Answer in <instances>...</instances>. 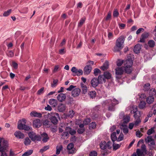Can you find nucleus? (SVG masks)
Segmentation results:
<instances>
[{
  "label": "nucleus",
  "instance_id": "obj_4",
  "mask_svg": "<svg viewBox=\"0 0 156 156\" xmlns=\"http://www.w3.org/2000/svg\"><path fill=\"white\" fill-rule=\"evenodd\" d=\"M100 147L101 149L103 150L102 151V154L103 155H106L108 154V152L105 150L106 149H110L111 147L109 143L107 144L106 142L104 141L101 142L100 144Z\"/></svg>",
  "mask_w": 156,
  "mask_h": 156
},
{
  "label": "nucleus",
  "instance_id": "obj_50",
  "mask_svg": "<svg viewBox=\"0 0 156 156\" xmlns=\"http://www.w3.org/2000/svg\"><path fill=\"white\" fill-rule=\"evenodd\" d=\"M124 62L123 60L119 59L117 62V65L118 66H120L122 65Z\"/></svg>",
  "mask_w": 156,
  "mask_h": 156
},
{
  "label": "nucleus",
  "instance_id": "obj_21",
  "mask_svg": "<svg viewBox=\"0 0 156 156\" xmlns=\"http://www.w3.org/2000/svg\"><path fill=\"white\" fill-rule=\"evenodd\" d=\"M66 106L64 104L61 103L59 104L58 107V109L59 112H64L66 109Z\"/></svg>",
  "mask_w": 156,
  "mask_h": 156
},
{
  "label": "nucleus",
  "instance_id": "obj_8",
  "mask_svg": "<svg viewBox=\"0 0 156 156\" xmlns=\"http://www.w3.org/2000/svg\"><path fill=\"white\" fill-rule=\"evenodd\" d=\"M101 76H98V78H94L93 79L90 81L92 87H96L98 85L99 83L101 82Z\"/></svg>",
  "mask_w": 156,
  "mask_h": 156
},
{
  "label": "nucleus",
  "instance_id": "obj_40",
  "mask_svg": "<svg viewBox=\"0 0 156 156\" xmlns=\"http://www.w3.org/2000/svg\"><path fill=\"white\" fill-rule=\"evenodd\" d=\"M43 124L47 126V127H50L51 125V122L49 120L46 119L44 120L43 122Z\"/></svg>",
  "mask_w": 156,
  "mask_h": 156
},
{
  "label": "nucleus",
  "instance_id": "obj_42",
  "mask_svg": "<svg viewBox=\"0 0 156 156\" xmlns=\"http://www.w3.org/2000/svg\"><path fill=\"white\" fill-rule=\"evenodd\" d=\"M74 114L75 113L74 111L73 110H71L69 111L68 115V117L72 118L73 117Z\"/></svg>",
  "mask_w": 156,
  "mask_h": 156
},
{
  "label": "nucleus",
  "instance_id": "obj_20",
  "mask_svg": "<svg viewBox=\"0 0 156 156\" xmlns=\"http://www.w3.org/2000/svg\"><path fill=\"white\" fill-rule=\"evenodd\" d=\"M33 125L35 128H39L41 126V121L39 119H36L34 120L33 122Z\"/></svg>",
  "mask_w": 156,
  "mask_h": 156
},
{
  "label": "nucleus",
  "instance_id": "obj_10",
  "mask_svg": "<svg viewBox=\"0 0 156 156\" xmlns=\"http://www.w3.org/2000/svg\"><path fill=\"white\" fill-rule=\"evenodd\" d=\"M28 135L29 137L34 141L35 140L40 141L41 139V138L39 136L36 135L33 132L30 133L28 134Z\"/></svg>",
  "mask_w": 156,
  "mask_h": 156
},
{
  "label": "nucleus",
  "instance_id": "obj_3",
  "mask_svg": "<svg viewBox=\"0 0 156 156\" xmlns=\"http://www.w3.org/2000/svg\"><path fill=\"white\" fill-rule=\"evenodd\" d=\"M133 60L129 58L126 60L124 62L125 66V71L127 73H130L131 72V67L133 64Z\"/></svg>",
  "mask_w": 156,
  "mask_h": 156
},
{
  "label": "nucleus",
  "instance_id": "obj_58",
  "mask_svg": "<svg viewBox=\"0 0 156 156\" xmlns=\"http://www.w3.org/2000/svg\"><path fill=\"white\" fill-rule=\"evenodd\" d=\"M123 132L125 134H126L128 133V128L126 127H123L122 128Z\"/></svg>",
  "mask_w": 156,
  "mask_h": 156
},
{
  "label": "nucleus",
  "instance_id": "obj_63",
  "mask_svg": "<svg viewBox=\"0 0 156 156\" xmlns=\"http://www.w3.org/2000/svg\"><path fill=\"white\" fill-rule=\"evenodd\" d=\"M7 151V150H4L3 151H0L1 152V155L0 156H7V154L6 153V151Z\"/></svg>",
  "mask_w": 156,
  "mask_h": 156
},
{
  "label": "nucleus",
  "instance_id": "obj_45",
  "mask_svg": "<svg viewBox=\"0 0 156 156\" xmlns=\"http://www.w3.org/2000/svg\"><path fill=\"white\" fill-rule=\"evenodd\" d=\"M96 125L95 122H92L89 125L90 129H94L96 127Z\"/></svg>",
  "mask_w": 156,
  "mask_h": 156
},
{
  "label": "nucleus",
  "instance_id": "obj_30",
  "mask_svg": "<svg viewBox=\"0 0 156 156\" xmlns=\"http://www.w3.org/2000/svg\"><path fill=\"white\" fill-rule=\"evenodd\" d=\"M85 19H86L85 17H83L80 20V21L79 23H78V27H80L82 26V25L85 22Z\"/></svg>",
  "mask_w": 156,
  "mask_h": 156
},
{
  "label": "nucleus",
  "instance_id": "obj_5",
  "mask_svg": "<svg viewBox=\"0 0 156 156\" xmlns=\"http://www.w3.org/2000/svg\"><path fill=\"white\" fill-rule=\"evenodd\" d=\"M55 115L58 116V113L51 112L48 113L47 115V117L50 120L51 122L54 125L57 124L58 122Z\"/></svg>",
  "mask_w": 156,
  "mask_h": 156
},
{
  "label": "nucleus",
  "instance_id": "obj_61",
  "mask_svg": "<svg viewBox=\"0 0 156 156\" xmlns=\"http://www.w3.org/2000/svg\"><path fill=\"white\" fill-rule=\"evenodd\" d=\"M84 128H79L77 130L78 133L80 134L83 133L85 131Z\"/></svg>",
  "mask_w": 156,
  "mask_h": 156
},
{
  "label": "nucleus",
  "instance_id": "obj_6",
  "mask_svg": "<svg viewBox=\"0 0 156 156\" xmlns=\"http://www.w3.org/2000/svg\"><path fill=\"white\" fill-rule=\"evenodd\" d=\"M8 147V141L3 139L0 138V151L7 150Z\"/></svg>",
  "mask_w": 156,
  "mask_h": 156
},
{
  "label": "nucleus",
  "instance_id": "obj_32",
  "mask_svg": "<svg viewBox=\"0 0 156 156\" xmlns=\"http://www.w3.org/2000/svg\"><path fill=\"white\" fill-rule=\"evenodd\" d=\"M111 137L112 140L113 142H114L116 140H117V138L116 136V133L115 132H114L111 135Z\"/></svg>",
  "mask_w": 156,
  "mask_h": 156
},
{
  "label": "nucleus",
  "instance_id": "obj_31",
  "mask_svg": "<svg viewBox=\"0 0 156 156\" xmlns=\"http://www.w3.org/2000/svg\"><path fill=\"white\" fill-rule=\"evenodd\" d=\"M136 120L135 121L134 124L135 126H137L141 122V120L140 119V115H138V117L136 119L135 118Z\"/></svg>",
  "mask_w": 156,
  "mask_h": 156
},
{
  "label": "nucleus",
  "instance_id": "obj_56",
  "mask_svg": "<svg viewBox=\"0 0 156 156\" xmlns=\"http://www.w3.org/2000/svg\"><path fill=\"white\" fill-rule=\"evenodd\" d=\"M130 120V117L129 116H127L123 118L124 122L125 123H127Z\"/></svg>",
  "mask_w": 156,
  "mask_h": 156
},
{
  "label": "nucleus",
  "instance_id": "obj_34",
  "mask_svg": "<svg viewBox=\"0 0 156 156\" xmlns=\"http://www.w3.org/2000/svg\"><path fill=\"white\" fill-rule=\"evenodd\" d=\"M146 103L144 101H141L139 104V107L140 109H143L145 107Z\"/></svg>",
  "mask_w": 156,
  "mask_h": 156
},
{
  "label": "nucleus",
  "instance_id": "obj_60",
  "mask_svg": "<svg viewBox=\"0 0 156 156\" xmlns=\"http://www.w3.org/2000/svg\"><path fill=\"white\" fill-rule=\"evenodd\" d=\"M118 25L119 28L121 29H124L126 27V25L124 23H119Z\"/></svg>",
  "mask_w": 156,
  "mask_h": 156
},
{
  "label": "nucleus",
  "instance_id": "obj_47",
  "mask_svg": "<svg viewBox=\"0 0 156 156\" xmlns=\"http://www.w3.org/2000/svg\"><path fill=\"white\" fill-rule=\"evenodd\" d=\"M96 94V92L95 91H91L89 93V95L92 98L95 97Z\"/></svg>",
  "mask_w": 156,
  "mask_h": 156
},
{
  "label": "nucleus",
  "instance_id": "obj_7",
  "mask_svg": "<svg viewBox=\"0 0 156 156\" xmlns=\"http://www.w3.org/2000/svg\"><path fill=\"white\" fill-rule=\"evenodd\" d=\"M125 70L124 67H117L115 69V73L116 75V78L120 79L121 78V75L123 73Z\"/></svg>",
  "mask_w": 156,
  "mask_h": 156
},
{
  "label": "nucleus",
  "instance_id": "obj_12",
  "mask_svg": "<svg viewBox=\"0 0 156 156\" xmlns=\"http://www.w3.org/2000/svg\"><path fill=\"white\" fill-rule=\"evenodd\" d=\"M146 143L150 146H151L155 145V142L154 140L152 138L151 136H148L145 140Z\"/></svg>",
  "mask_w": 156,
  "mask_h": 156
},
{
  "label": "nucleus",
  "instance_id": "obj_13",
  "mask_svg": "<svg viewBox=\"0 0 156 156\" xmlns=\"http://www.w3.org/2000/svg\"><path fill=\"white\" fill-rule=\"evenodd\" d=\"M137 111V108L136 106H133L131 109V113L134 114V117L136 119L138 117V115H140V112H139V114L138 113H136Z\"/></svg>",
  "mask_w": 156,
  "mask_h": 156
},
{
  "label": "nucleus",
  "instance_id": "obj_54",
  "mask_svg": "<svg viewBox=\"0 0 156 156\" xmlns=\"http://www.w3.org/2000/svg\"><path fill=\"white\" fill-rule=\"evenodd\" d=\"M143 152L145 153L146 152V146L145 144H143L141 146V150Z\"/></svg>",
  "mask_w": 156,
  "mask_h": 156
},
{
  "label": "nucleus",
  "instance_id": "obj_44",
  "mask_svg": "<svg viewBox=\"0 0 156 156\" xmlns=\"http://www.w3.org/2000/svg\"><path fill=\"white\" fill-rule=\"evenodd\" d=\"M154 132V127H152L147 130V134L148 135H149L153 133Z\"/></svg>",
  "mask_w": 156,
  "mask_h": 156
},
{
  "label": "nucleus",
  "instance_id": "obj_64",
  "mask_svg": "<svg viewBox=\"0 0 156 156\" xmlns=\"http://www.w3.org/2000/svg\"><path fill=\"white\" fill-rule=\"evenodd\" d=\"M97 152L94 151L91 152L90 154V156H97Z\"/></svg>",
  "mask_w": 156,
  "mask_h": 156
},
{
  "label": "nucleus",
  "instance_id": "obj_16",
  "mask_svg": "<svg viewBox=\"0 0 156 156\" xmlns=\"http://www.w3.org/2000/svg\"><path fill=\"white\" fill-rule=\"evenodd\" d=\"M66 98V94L63 93H61L59 94L57 97V99L60 102L64 101Z\"/></svg>",
  "mask_w": 156,
  "mask_h": 156
},
{
  "label": "nucleus",
  "instance_id": "obj_18",
  "mask_svg": "<svg viewBox=\"0 0 156 156\" xmlns=\"http://www.w3.org/2000/svg\"><path fill=\"white\" fill-rule=\"evenodd\" d=\"M74 144L72 143L69 144L67 146V148L69 150V154H73L74 153V150L73 149Z\"/></svg>",
  "mask_w": 156,
  "mask_h": 156
},
{
  "label": "nucleus",
  "instance_id": "obj_37",
  "mask_svg": "<svg viewBox=\"0 0 156 156\" xmlns=\"http://www.w3.org/2000/svg\"><path fill=\"white\" fill-rule=\"evenodd\" d=\"M12 12V9H9L7 11L5 12L3 14V16L5 17L7 16H9Z\"/></svg>",
  "mask_w": 156,
  "mask_h": 156
},
{
  "label": "nucleus",
  "instance_id": "obj_59",
  "mask_svg": "<svg viewBox=\"0 0 156 156\" xmlns=\"http://www.w3.org/2000/svg\"><path fill=\"white\" fill-rule=\"evenodd\" d=\"M144 89L145 91L149 89L150 88V84L149 83H147L144 85Z\"/></svg>",
  "mask_w": 156,
  "mask_h": 156
},
{
  "label": "nucleus",
  "instance_id": "obj_49",
  "mask_svg": "<svg viewBox=\"0 0 156 156\" xmlns=\"http://www.w3.org/2000/svg\"><path fill=\"white\" fill-rule=\"evenodd\" d=\"M136 152L138 156H142L143 153H144L141 150L139 149L137 150Z\"/></svg>",
  "mask_w": 156,
  "mask_h": 156
},
{
  "label": "nucleus",
  "instance_id": "obj_39",
  "mask_svg": "<svg viewBox=\"0 0 156 156\" xmlns=\"http://www.w3.org/2000/svg\"><path fill=\"white\" fill-rule=\"evenodd\" d=\"M31 142V140L29 138L27 137L25 139L24 143L26 145H28L30 144Z\"/></svg>",
  "mask_w": 156,
  "mask_h": 156
},
{
  "label": "nucleus",
  "instance_id": "obj_53",
  "mask_svg": "<svg viewBox=\"0 0 156 156\" xmlns=\"http://www.w3.org/2000/svg\"><path fill=\"white\" fill-rule=\"evenodd\" d=\"M90 119L87 118L85 119L83 121V124L85 125H88L90 122Z\"/></svg>",
  "mask_w": 156,
  "mask_h": 156
},
{
  "label": "nucleus",
  "instance_id": "obj_23",
  "mask_svg": "<svg viewBox=\"0 0 156 156\" xmlns=\"http://www.w3.org/2000/svg\"><path fill=\"white\" fill-rule=\"evenodd\" d=\"M42 141L44 142H47L49 139V137L45 133H43L41 135Z\"/></svg>",
  "mask_w": 156,
  "mask_h": 156
},
{
  "label": "nucleus",
  "instance_id": "obj_22",
  "mask_svg": "<svg viewBox=\"0 0 156 156\" xmlns=\"http://www.w3.org/2000/svg\"><path fill=\"white\" fill-rule=\"evenodd\" d=\"M65 130L69 133L71 135H73L76 134V132L74 129H72L71 128L69 127H66Z\"/></svg>",
  "mask_w": 156,
  "mask_h": 156
},
{
  "label": "nucleus",
  "instance_id": "obj_24",
  "mask_svg": "<svg viewBox=\"0 0 156 156\" xmlns=\"http://www.w3.org/2000/svg\"><path fill=\"white\" fill-rule=\"evenodd\" d=\"M141 49V45L140 44L136 45L134 48L133 51L136 53H138L140 52Z\"/></svg>",
  "mask_w": 156,
  "mask_h": 156
},
{
  "label": "nucleus",
  "instance_id": "obj_15",
  "mask_svg": "<svg viewBox=\"0 0 156 156\" xmlns=\"http://www.w3.org/2000/svg\"><path fill=\"white\" fill-rule=\"evenodd\" d=\"M81 90L78 88L74 89L72 92V95L74 97L78 96L81 92Z\"/></svg>",
  "mask_w": 156,
  "mask_h": 156
},
{
  "label": "nucleus",
  "instance_id": "obj_14",
  "mask_svg": "<svg viewBox=\"0 0 156 156\" xmlns=\"http://www.w3.org/2000/svg\"><path fill=\"white\" fill-rule=\"evenodd\" d=\"M149 36V34L148 33L144 32L142 34L140 37V41L142 43L144 42L145 40Z\"/></svg>",
  "mask_w": 156,
  "mask_h": 156
},
{
  "label": "nucleus",
  "instance_id": "obj_2",
  "mask_svg": "<svg viewBox=\"0 0 156 156\" xmlns=\"http://www.w3.org/2000/svg\"><path fill=\"white\" fill-rule=\"evenodd\" d=\"M26 120L25 119L20 120L18 122L17 127L19 129L24 130L26 131H29L31 129V127L26 125Z\"/></svg>",
  "mask_w": 156,
  "mask_h": 156
},
{
  "label": "nucleus",
  "instance_id": "obj_19",
  "mask_svg": "<svg viewBox=\"0 0 156 156\" xmlns=\"http://www.w3.org/2000/svg\"><path fill=\"white\" fill-rule=\"evenodd\" d=\"M14 134L16 137L19 139H23L24 137V134L19 131H16Z\"/></svg>",
  "mask_w": 156,
  "mask_h": 156
},
{
  "label": "nucleus",
  "instance_id": "obj_46",
  "mask_svg": "<svg viewBox=\"0 0 156 156\" xmlns=\"http://www.w3.org/2000/svg\"><path fill=\"white\" fill-rule=\"evenodd\" d=\"M49 148V146H46L43 147L42 149L40 150V152L41 153H43V152L48 149Z\"/></svg>",
  "mask_w": 156,
  "mask_h": 156
},
{
  "label": "nucleus",
  "instance_id": "obj_9",
  "mask_svg": "<svg viewBox=\"0 0 156 156\" xmlns=\"http://www.w3.org/2000/svg\"><path fill=\"white\" fill-rule=\"evenodd\" d=\"M104 103L106 105L108 106V110L110 111H114L115 110V105L112 104V100H108L104 102Z\"/></svg>",
  "mask_w": 156,
  "mask_h": 156
},
{
  "label": "nucleus",
  "instance_id": "obj_26",
  "mask_svg": "<svg viewBox=\"0 0 156 156\" xmlns=\"http://www.w3.org/2000/svg\"><path fill=\"white\" fill-rule=\"evenodd\" d=\"M154 100V98L153 96H149L147 98L146 101L148 104H150L152 103Z\"/></svg>",
  "mask_w": 156,
  "mask_h": 156
},
{
  "label": "nucleus",
  "instance_id": "obj_11",
  "mask_svg": "<svg viewBox=\"0 0 156 156\" xmlns=\"http://www.w3.org/2000/svg\"><path fill=\"white\" fill-rule=\"evenodd\" d=\"M71 70L72 72L75 74L74 75L79 76L82 75L83 73V71L81 69H77L75 67H73Z\"/></svg>",
  "mask_w": 156,
  "mask_h": 156
},
{
  "label": "nucleus",
  "instance_id": "obj_1",
  "mask_svg": "<svg viewBox=\"0 0 156 156\" xmlns=\"http://www.w3.org/2000/svg\"><path fill=\"white\" fill-rule=\"evenodd\" d=\"M125 40V37L123 35L119 37L116 41L115 45L114 47L113 51L114 52L120 51L123 48V44Z\"/></svg>",
  "mask_w": 156,
  "mask_h": 156
},
{
  "label": "nucleus",
  "instance_id": "obj_38",
  "mask_svg": "<svg viewBox=\"0 0 156 156\" xmlns=\"http://www.w3.org/2000/svg\"><path fill=\"white\" fill-rule=\"evenodd\" d=\"M62 147L61 145L57 146L56 147V154H59L60 153V152L62 150Z\"/></svg>",
  "mask_w": 156,
  "mask_h": 156
},
{
  "label": "nucleus",
  "instance_id": "obj_51",
  "mask_svg": "<svg viewBox=\"0 0 156 156\" xmlns=\"http://www.w3.org/2000/svg\"><path fill=\"white\" fill-rule=\"evenodd\" d=\"M123 136L124 135L123 133H121L120 134V135L118 138H117V141H119L122 140L123 139Z\"/></svg>",
  "mask_w": 156,
  "mask_h": 156
},
{
  "label": "nucleus",
  "instance_id": "obj_55",
  "mask_svg": "<svg viewBox=\"0 0 156 156\" xmlns=\"http://www.w3.org/2000/svg\"><path fill=\"white\" fill-rule=\"evenodd\" d=\"M111 18V12H109L107 14V15L106 18L105 20L106 21L109 20H110Z\"/></svg>",
  "mask_w": 156,
  "mask_h": 156
},
{
  "label": "nucleus",
  "instance_id": "obj_62",
  "mask_svg": "<svg viewBox=\"0 0 156 156\" xmlns=\"http://www.w3.org/2000/svg\"><path fill=\"white\" fill-rule=\"evenodd\" d=\"M33 152V150H30L25 152L24 153L27 155L28 156L31 155Z\"/></svg>",
  "mask_w": 156,
  "mask_h": 156
},
{
  "label": "nucleus",
  "instance_id": "obj_17",
  "mask_svg": "<svg viewBox=\"0 0 156 156\" xmlns=\"http://www.w3.org/2000/svg\"><path fill=\"white\" fill-rule=\"evenodd\" d=\"M92 67L90 65L86 66L84 69V73L85 75H88L91 72Z\"/></svg>",
  "mask_w": 156,
  "mask_h": 156
},
{
  "label": "nucleus",
  "instance_id": "obj_48",
  "mask_svg": "<svg viewBox=\"0 0 156 156\" xmlns=\"http://www.w3.org/2000/svg\"><path fill=\"white\" fill-rule=\"evenodd\" d=\"M119 12L117 9H115L114 11L113 16L114 17H116L118 16L119 15Z\"/></svg>",
  "mask_w": 156,
  "mask_h": 156
},
{
  "label": "nucleus",
  "instance_id": "obj_29",
  "mask_svg": "<svg viewBox=\"0 0 156 156\" xmlns=\"http://www.w3.org/2000/svg\"><path fill=\"white\" fill-rule=\"evenodd\" d=\"M69 136V135L68 132H64L61 135V138L62 139H67Z\"/></svg>",
  "mask_w": 156,
  "mask_h": 156
},
{
  "label": "nucleus",
  "instance_id": "obj_57",
  "mask_svg": "<svg viewBox=\"0 0 156 156\" xmlns=\"http://www.w3.org/2000/svg\"><path fill=\"white\" fill-rule=\"evenodd\" d=\"M101 72V71L98 69H95L94 70V74L95 76H96L98 75V73H100Z\"/></svg>",
  "mask_w": 156,
  "mask_h": 156
},
{
  "label": "nucleus",
  "instance_id": "obj_43",
  "mask_svg": "<svg viewBox=\"0 0 156 156\" xmlns=\"http://www.w3.org/2000/svg\"><path fill=\"white\" fill-rule=\"evenodd\" d=\"M113 149L114 150H116L119 149L120 147V145L118 144H116L113 143Z\"/></svg>",
  "mask_w": 156,
  "mask_h": 156
},
{
  "label": "nucleus",
  "instance_id": "obj_52",
  "mask_svg": "<svg viewBox=\"0 0 156 156\" xmlns=\"http://www.w3.org/2000/svg\"><path fill=\"white\" fill-rule=\"evenodd\" d=\"M58 81V80L57 79L53 80V83L51 85V87H55L57 85Z\"/></svg>",
  "mask_w": 156,
  "mask_h": 156
},
{
  "label": "nucleus",
  "instance_id": "obj_25",
  "mask_svg": "<svg viewBox=\"0 0 156 156\" xmlns=\"http://www.w3.org/2000/svg\"><path fill=\"white\" fill-rule=\"evenodd\" d=\"M31 116L40 118L42 117V114L40 113H38L35 111H33L30 113Z\"/></svg>",
  "mask_w": 156,
  "mask_h": 156
},
{
  "label": "nucleus",
  "instance_id": "obj_35",
  "mask_svg": "<svg viewBox=\"0 0 156 156\" xmlns=\"http://www.w3.org/2000/svg\"><path fill=\"white\" fill-rule=\"evenodd\" d=\"M148 44L149 47L152 48L154 46L155 43L153 40H150L148 42Z\"/></svg>",
  "mask_w": 156,
  "mask_h": 156
},
{
  "label": "nucleus",
  "instance_id": "obj_28",
  "mask_svg": "<svg viewBox=\"0 0 156 156\" xmlns=\"http://www.w3.org/2000/svg\"><path fill=\"white\" fill-rule=\"evenodd\" d=\"M80 85L83 93L86 94L87 91V86L82 83H81Z\"/></svg>",
  "mask_w": 156,
  "mask_h": 156
},
{
  "label": "nucleus",
  "instance_id": "obj_27",
  "mask_svg": "<svg viewBox=\"0 0 156 156\" xmlns=\"http://www.w3.org/2000/svg\"><path fill=\"white\" fill-rule=\"evenodd\" d=\"M49 104L53 107H55L57 105V100L54 99H50L49 102Z\"/></svg>",
  "mask_w": 156,
  "mask_h": 156
},
{
  "label": "nucleus",
  "instance_id": "obj_33",
  "mask_svg": "<svg viewBox=\"0 0 156 156\" xmlns=\"http://www.w3.org/2000/svg\"><path fill=\"white\" fill-rule=\"evenodd\" d=\"M108 62H105L103 66L101 67V69L103 70H106L108 67Z\"/></svg>",
  "mask_w": 156,
  "mask_h": 156
},
{
  "label": "nucleus",
  "instance_id": "obj_36",
  "mask_svg": "<svg viewBox=\"0 0 156 156\" xmlns=\"http://www.w3.org/2000/svg\"><path fill=\"white\" fill-rule=\"evenodd\" d=\"M103 76L105 79H109L111 77V75L109 72H107L104 73Z\"/></svg>",
  "mask_w": 156,
  "mask_h": 156
},
{
  "label": "nucleus",
  "instance_id": "obj_41",
  "mask_svg": "<svg viewBox=\"0 0 156 156\" xmlns=\"http://www.w3.org/2000/svg\"><path fill=\"white\" fill-rule=\"evenodd\" d=\"M156 91L155 89H152L150 90L149 92V94L150 96H153L156 94Z\"/></svg>",
  "mask_w": 156,
  "mask_h": 156
}]
</instances>
